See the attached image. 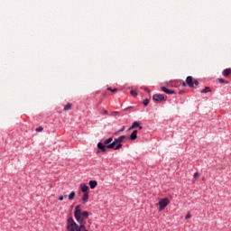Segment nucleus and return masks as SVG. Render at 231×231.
<instances>
[{
	"label": "nucleus",
	"mask_w": 231,
	"mask_h": 231,
	"mask_svg": "<svg viewBox=\"0 0 231 231\" xmlns=\"http://www.w3.org/2000/svg\"><path fill=\"white\" fill-rule=\"evenodd\" d=\"M69 201L75 199V191H72L69 194Z\"/></svg>",
	"instance_id": "14"
},
{
	"label": "nucleus",
	"mask_w": 231,
	"mask_h": 231,
	"mask_svg": "<svg viewBox=\"0 0 231 231\" xmlns=\"http://www.w3.org/2000/svg\"><path fill=\"white\" fill-rule=\"evenodd\" d=\"M218 82H219L220 84H228V81H227V80H225V79H218Z\"/></svg>",
	"instance_id": "18"
},
{
	"label": "nucleus",
	"mask_w": 231,
	"mask_h": 231,
	"mask_svg": "<svg viewBox=\"0 0 231 231\" xmlns=\"http://www.w3.org/2000/svg\"><path fill=\"white\" fill-rule=\"evenodd\" d=\"M136 138H138V131L134 130L130 135V140L134 141Z\"/></svg>",
	"instance_id": "7"
},
{
	"label": "nucleus",
	"mask_w": 231,
	"mask_h": 231,
	"mask_svg": "<svg viewBox=\"0 0 231 231\" xmlns=\"http://www.w3.org/2000/svg\"><path fill=\"white\" fill-rule=\"evenodd\" d=\"M74 217L79 226L75 222L73 217H69L67 220V231H89L86 229L85 221L89 217V212L80 209V205L75 207Z\"/></svg>",
	"instance_id": "1"
},
{
	"label": "nucleus",
	"mask_w": 231,
	"mask_h": 231,
	"mask_svg": "<svg viewBox=\"0 0 231 231\" xmlns=\"http://www.w3.org/2000/svg\"><path fill=\"white\" fill-rule=\"evenodd\" d=\"M186 84L189 88H194V86H199V82L197 79H194L192 76H188L186 79Z\"/></svg>",
	"instance_id": "3"
},
{
	"label": "nucleus",
	"mask_w": 231,
	"mask_h": 231,
	"mask_svg": "<svg viewBox=\"0 0 231 231\" xmlns=\"http://www.w3.org/2000/svg\"><path fill=\"white\" fill-rule=\"evenodd\" d=\"M122 143L116 144V147H114L115 151H119V149H122Z\"/></svg>",
	"instance_id": "16"
},
{
	"label": "nucleus",
	"mask_w": 231,
	"mask_h": 231,
	"mask_svg": "<svg viewBox=\"0 0 231 231\" xmlns=\"http://www.w3.org/2000/svg\"><path fill=\"white\" fill-rule=\"evenodd\" d=\"M230 73H231V69H226L223 70L222 75H224L225 77H228Z\"/></svg>",
	"instance_id": "12"
},
{
	"label": "nucleus",
	"mask_w": 231,
	"mask_h": 231,
	"mask_svg": "<svg viewBox=\"0 0 231 231\" xmlns=\"http://www.w3.org/2000/svg\"><path fill=\"white\" fill-rule=\"evenodd\" d=\"M182 86H183V87L187 86V81H186V82H183V83H182Z\"/></svg>",
	"instance_id": "27"
},
{
	"label": "nucleus",
	"mask_w": 231,
	"mask_h": 231,
	"mask_svg": "<svg viewBox=\"0 0 231 231\" xmlns=\"http://www.w3.org/2000/svg\"><path fill=\"white\" fill-rule=\"evenodd\" d=\"M88 199H89V193H84L82 197L83 203H88Z\"/></svg>",
	"instance_id": "10"
},
{
	"label": "nucleus",
	"mask_w": 231,
	"mask_h": 231,
	"mask_svg": "<svg viewBox=\"0 0 231 231\" xmlns=\"http://www.w3.org/2000/svg\"><path fill=\"white\" fill-rule=\"evenodd\" d=\"M130 94L132 95V97H138V92L135 90H131Z\"/></svg>",
	"instance_id": "17"
},
{
	"label": "nucleus",
	"mask_w": 231,
	"mask_h": 231,
	"mask_svg": "<svg viewBox=\"0 0 231 231\" xmlns=\"http://www.w3.org/2000/svg\"><path fill=\"white\" fill-rule=\"evenodd\" d=\"M88 185H89L90 189H96L97 186L98 185V182L97 180H90L88 182Z\"/></svg>",
	"instance_id": "8"
},
{
	"label": "nucleus",
	"mask_w": 231,
	"mask_h": 231,
	"mask_svg": "<svg viewBox=\"0 0 231 231\" xmlns=\"http://www.w3.org/2000/svg\"><path fill=\"white\" fill-rule=\"evenodd\" d=\"M139 129H140V130H142V129H143V127H142V126H139Z\"/></svg>",
	"instance_id": "31"
},
{
	"label": "nucleus",
	"mask_w": 231,
	"mask_h": 231,
	"mask_svg": "<svg viewBox=\"0 0 231 231\" xmlns=\"http://www.w3.org/2000/svg\"><path fill=\"white\" fill-rule=\"evenodd\" d=\"M162 91H163V93H166L167 95H174L176 92L174 90H171L165 87H162Z\"/></svg>",
	"instance_id": "6"
},
{
	"label": "nucleus",
	"mask_w": 231,
	"mask_h": 231,
	"mask_svg": "<svg viewBox=\"0 0 231 231\" xmlns=\"http://www.w3.org/2000/svg\"><path fill=\"white\" fill-rule=\"evenodd\" d=\"M72 107H73V104L69 103L64 106V111H69V109H71Z\"/></svg>",
	"instance_id": "13"
},
{
	"label": "nucleus",
	"mask_w": 231,
	"mask_h": 231,
	"mask_svg": "<svg viewBox=\"0 0 231 231\" xmlns=\"http://www.w3.org/2000/svg\"><path fill=\"white\" fill-rule=\"evenodd\" d=\"M133 109V106H128L125 110Z\"/></svg>",
	"instance_id": "28"
},
{
	"label": "nucleus",
	"mask_w": 231,
	"mask_h": 231,
	"mask_svg": "<svg viewBox=\"0 0 231 231\" xmlns=\"http://www.w3.org/2000/svg\"><path fill=\"white\" fill-rule=\"evenodd\" d=\"M107 91H112V93H116V88H107Z\"/></svg>",
	"instance_id": "19"
},
{
	"label": "nucleus",
	"mask_w": 231,
	"mask_h": 231,
	"mask_svg": "<svg viewBox=\"0 0 231 231\" xmlns=\"http://www.w3.org/2000/svg\"><path fill=\"white\" fill-rule=\"evenodd\" d=\"M211 89L208 87H206L204 89L201 90V93H210Z\"/></svg>",
	"instance_id": "15"
},
{
	"label": "nucleus",
	"mask_w": 231,
	"mask_h": 231,
	"mask_svg": "<svg viewBox=\"0 0 231 231\" xmlns=\"http://www.w3.org/2000/svg\"><path fill=\"white\" fill-rule=\"evenodd\" d=\"M181 93H183V91L180 90V95H181Z\"/></svg>",
	"instance_id": "32"
},
{
	"label": "nucleus",
	"mask_w": 231,
	"mask_h": 231,
	"mask_svg": "<svg viewBox=\"0 0 231 231\" xmlns=\"http://www.w3.org/2000/svg\"><path fill=\"white\" fill-rule=\"evenodd\" d=\"M136 127H140V123L138 122H134L132 124V126L129 128V131L133 130V129H136Z\"/></svg>",
	"instance_id": "11"
},
{
	"label": "nucleus",
	"mask_w": 231,
	"mask_h": 231,
	"mask_svg": "<svg viewBox=\"0 0 231 231\" xmlns=\"http://www.w3.org/2000/svg\"><path fill=\"white\" fill-rule=\"evenodd\" d=\"M193 178H195V180H198V178H199V173L195 172L194 175H193Z\"/></svg>",
	"instance_id": "21"
},
{
	"label": "nucleus",
	"mask_w": 231,
	"mask_h": 231,
	"mask_svg": "<svg viewBox=\"0 0 231 231\" xmlns=\"http://www.w3.org/2000/svg\"><path fill=\"white\" fill-rule=\"evenodd\" d=\"M143 106H149V99H144L143 100Z\"/></svg>",
	"instance_id": "22"
},
{
	"label": "nucleus",
	"mask_w": 231,
	"mask_h": 231,
	"mask_svg": "<svg viewBox=\"0 0 231 231\" xmlns=\"http://www.w3.org/2000/svg\"><path fill=\"white\" fill-rule=\"evenodd\" d=\"M192 217V215L190 213H188L185 217V219H190Z\"/></svg>",
	"instance_id": "23"
},
{
	"label": "nucleus",
	"mask_w": 231,
	"mask_h": 231,
	"mask_svg": "<svg viewBox=\"0 0 231 231\" xmlns=\"http://www.w3.org/2000/svg\"><path fill=\"white\" fill-rule=\"evenodd\" d=\"M114 115H118V112H114Z\"/></svg>",
	"instance_id": "30"
},
{
	"label": "nucleus",
	"mask_w": 231,
	"mask_h": 231,
	"mask_svg": "<svg viewBox=\"0 0 231 231\" xmlns=\"http://www.w3.org/2000/svg\"><path fill=\"white\" fill-rule=\"evenodd\" d=\"M152 100L155 102H163V100H165V97L162 94H154L152 96Z\"/></svg>",
	"instance_id": "5"
},
{
	"label": "nucleus",
	"mask_w": 231,
	"mask_h": 231,
	"mask_svg": "<svg viewBox=\"0 0 231 231\" xmlns=\"http://www.w3.org/2000/svg\"><path fill=\"white\" fill-rule=\"evenodd\" d=\"M144 91H146V93H151V90H149V88H145Z\"/></svg>",
	"instance_id": "26"
},
{
	"label": "nucleus",
	"mask_w": 231,
	"mask_h": 231,
	"mask_svg": "<svg viewBox=\"0 0 231 231\" xmlns=\"http://www.w3.org/2000/svg\"><path fill=\"white\" fill-rule=\"evenodd\" d=\"M42 130H43L42 126L36 128L37 133H42Z\"/></svg>",
	"instance_id": "20"
},
{
	"label": "nucleus",
	"mask_w": 231,
	"mask_h": 231,
	"mask_svg": "<svg viewBox=\"0 0 231 231\" xmlns=\"http://www.w3.org/2000/svg\"><path fill=\"white\" fill-rule=\"evenodd\" d=\"M124 131H125V126H123L117 133H124Z\"/></svg>",
	"instance_id": "24"
},
{
	"label": "nucleus",
	"mask_w": 231,
	"mask_h": 231,
	"mask_svg": "<svg viewBox=\"0 0 231 231\" xmlns=\"http://www.w3.org/2000/svg\"><path fill=\"white\" fill-rule=\"evenodd\" d=\"M126 138L125 135H121L118 138L115 139L113 142V137H110L104 141V143H97V149L101 151V152H106V149H115L116 144L124 143V140Z\"/></svg>",
	"instance_id": "2"
},
{
	"label": "nucleus",
	"mask_w": 231,
	"mask_h": 231,
	"mask_svg": "<svg viewBox=\"0 0 231 231\" xmlns=\"http://www.w3.org/2000/svg\"><path fill=\"white\" fill-rule=\"evenodd\" d=\"M104 115H107V110H105V111H104Z\"/></svg>",
	"instance_id": "29"
},
{
	"label": "nucleus",
	"mask_w": 231,
	"mask_h": 231,
	"mask_svg": "<svg viewBox=\"0 0 231 231\" xmlns=\"http://www.w3.org/2000/svg\"><path fill=\"white\" fill-rule=\"evenodd\" d=\"M169 203H171L169 199H161L159 200V211L163 210L169 205Z\"/></svg>",
	"instance_id": "4"
},
{
	"label": "nucleus",
	"mask_w": 231,
	"mask_h": 231,
	"mask_svg": "<svg viewBox=\"0 0 231 231\" xmlns=\"http://www.w3.org/2000/svg\"><path fill=\"white\" fill-rule=\"evenodd\" d=\"M81 191L84 192V194L88 193V190L89 189V187L86 184H81L80 185Z\"/></svg>",
	"instance_id": "9"
},
{
	"label": "nucleus",
	"mask_w": 231,
	"mask_h": 231,
	"mask_svg": "<svg viewBox=\"0 0 231 231\" xmlns=\"http://www.w3.org/2000/svg\"><path fill=\"white\" fill-rule=\"evenodd\" d=\"M63 199H64V196H60V197H59V200H60V201H62Z\"/></svg>",
	"instance_id": "25"
}]
</instances>
